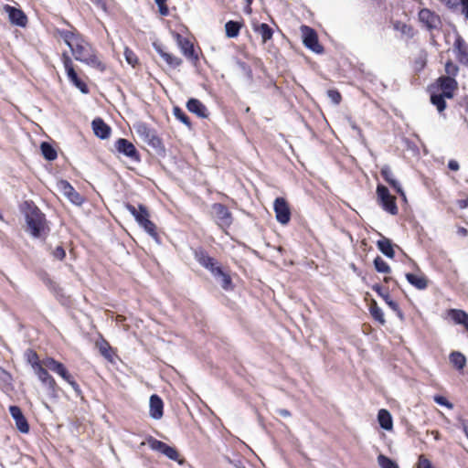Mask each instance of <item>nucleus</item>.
<instances>
[{
  "label": "nucleus",
  "mask_w": 468,
  "mask_h": 468,
  "mask_svg": "<svg viewBox=\"0 0 468 468\" xmlns=\"http://www.w3.org/2000/svg\"><path fill=\"white\" fill-rule=\"evenodd\" d=\"M459 232H460L462 235H463V236H466V235L468 234L467 229H464V228H461V229H459Z\"/></svg>",
  "instance_id": "61"
},
{
  "label": "nucleus",
  "mask_w": 468,
  "mask_h": 468,
  "mask_svg": "<svg viewBox=\"0 0 468 468\" xmlns=\"http://www.w3.org/2000/svg\"><path fill=\"white\" fill-rule=\"evenodd\" d=\"M448 167H449V169H451L452 171H458L460 168V165L456 160L452 159L448 163Z\"/></svg>",
  "instance_id": "54"
},
{
  "label": "nucleus",
  "mask_w": 468,
  "mask_h": 468,
  "mask_svg": "<svg viewBox=\"0 0 468 468\" xmlns=\"http://www.w3.org/2000/svg\"><path fill=\"white\" fill-rule=\"evenodd\" d=\"M377 200L378 205L392 216L399 214V207L397 206V198L389 193V190L384 185L378 184L377 186Z\"/></svg>",
  "instance_id": "6"
},
{
  "label": "nucleus",
  "mask_w": 468,
  "mask_h": 468,
  "mask_svg": "<svg viewBox=\"0 0 468 468\" xmlns=\"http://www.w3.org/2000/svg\"><path fill=\"white\" fill-rule=\"evenodd\" d=\"M251 27L253 31L261 36L262 44L272 38L274 31L268 24L253 21Z\"/></svg>",
  "instance_id": "21"
},
{
  "label": "nucleus",
  "mask_w": 468,
  "mask_h": 468,
  "mask_svg": "<svg viewBox=\"0 0 468 468\" xmlns=\"http://www.w3.org/2000/svg\"><path fill=\"white\" fill-rule=\"evenodd\" d=\"M43 283L52 292H58L60 290L58 284L47 273L44 272L41 275Z\"/></svg>",
  "instance_id": "42"
},
{
  "label": "nucleus",
  "mask_w": 468,
  "mask_h": 468,
  "mask_svg": "<svg viewBox=\"0 0 468 468\" xmlns=\"http://www.w3.org/2000/svg\"><path fill=\"white\" fill-rule=\"evenodd\" d=\"M416 468H435V467L424 454H420L418 458Z\"/></svg>",
  "instance_id": "47"
},
{
  "label": "nucleus",
  "mask_w": 468,
  "mask_h": 468,
  "mask_svg": "<svg viewBox=\"0 0 468 468\" xmlns=\"http://www.w3.org/2000/svg\"><path fill=\"white\" fill-rule=\"evenodd\" d=\"M91 126L94 134L101 139H107L111 134V127L101 118L94 119Z\"/></svg>",
  "instance_id": "26"
},
{
  "label": "nucleus",
  "mask_w": 468,
  "mask_h": 468,
  "mask_svg": "<svg viewBox=\"0 0 468 468\" xmlns=\"http://www.w3.org/2000/svg\"><path fill=\"white\" fill-rule=\"evenodd\" d=\"M378 249L388 258L393 259L395 257L394 244L386 237L377 241Z\"/></svg>",
  "instance_id": "28"
},
{
  "label": "nucleus",
  "mask_w": 468,
  "mask_h": 468,
  "mask_svg": "<svg viewBox=\"0 0 468 468\" xmlns=\"http://www.w3.org/2000/svg\"><path fill=\"white\" fill-rule=\"evenodd\" d=\"M154 48L171 68L176 69L182 65L183 60L179 57L165 51L162 45L154 43Z\"/></svg>",
  "instance_id": "22"
},
{
  "label": "nucleus",
  "mask_w": 468,
  "mask_h": 468,
  "mask_svg": "<svg viewBox=\"0 0 468 468\" xmlns=\"http://www.w3.org/2000/svg\"><path fill=\"white\" fill-rule=\"evenodd\" d=\"M124 57L127 63L130 64L133 68H135L139 65L138 57L132 49L126 48L124 49Z\"/></svg>",
  "instance_id": "43"
},
{
  "label": "nucleus",
  "mask_w": 468,
  "mask_h": 468,
  "mask_svg": "<svg viewBox=\"0 0 468 468\" xmlns=\"http://www.w3.org/2000/svg\"><path fill=\"white\" fill-rule=\"evenodd\" d=\"M58 189L60 191V193H62L63 196H65L72 204L76 206H81L86 201L85 197L76 191L71 184L67 180H59L58 182Z\"/></svg>",
  "instance_id": "12"
},
{
  "label": "nucleus",
  "mask_w": 468,
  "mask_h": 468,
  "mask_svg": "<svg viewBox=\"0 0 468 468\" xmlns=\"http://www.w3.org/2000/svg\"><path fill=\"white\" fill-rule=\"evenodd\" d=\"M25 358L31 366L34 373L37 377L41 384L51 392L58 390V384L52 375L49 374L48 369L58 375L64 381H66L76 392H80V387L76 381L74 376L69 373L66 366L56 360L54 357L46 356L40 360L38 354L31 348L27 349L25 352Z\"/></svg>",
  "instance_id": "1"
},
{
  "label": "nucleus",
  "mask_w": 468,
  "mask_h": 468,
  "mask_svg": "<svg viewBox=\"0 0 468 468\" xmlns=\"http://www.w3.org/2000/svg\"><path fill=\"white\" fill-rule=\"evenodd\" d=\"M56 34L58 35L70 48L76 60L86 63L101 72L106 69V65L95 54L92 46L76 28L72 27L71 30L57 29Z\"/></svg>",
  "instance_id": "2"
},
{
  "label": "nucleus",
  "mask_w": 468,
  "mask_h": 468,
  "mask_svg": "<svg viewBox=\"0 0 468 468\" xmlns=\"http://www.w3.org/2000/svg\"><path fill=\"white\" fill-rule=\"evenodd\" d=\"M369 313L372 318L378 323H379L381 325H384L386 324L384 313L382 309L378 305V303L375 300H371L370 302Z\"/></svg>",
  "instance_id": "33"
},
{
  "label": "nucleus",
  "mask_w": 468,
  "mask_h": 468,
  "mask_svg": "<svg viewBox=\"0 0 468 468\" xmlns=\"http://www.w3.org/2000/svg\"><path fill=\"white\" fill-rule=\"evenodd\" d=\"M186 108L190 112L196 114L199 118L205 119L207 118L209 115L208 111L205 104H203L199 100L195 98H191L187 101Z\"/></svg>",
  "instance_id": "23"
},
{
  "label": "nucleus",
  "mask_w": 468,
  "mask_h": 468,
  "mask_svg": "<svg viewBox=\"0 0 468 468\" xmlns=\"http://www.w3.org/2000/svg\"><path fill=\"white\" fill-rule=\"evenodd\" d=\"M9 412L15 420L16 429L24 434L28 433L30 430L29 424L21 409L18 406L13 405L9 407Z\"/></svg>",
  "instance_id": "18"
},
{
  "label": "nucleus",
  "mask_w": 468,
  "mask_h": 468,
  "mask_svg": "<svg viewBox=\"0 0 468 468\" xmlns=\"http://www.w3.org/2000/svg\"><path fill=\"white\" fill-rule=\"evenodd\" d=\"M125 208L134 217L136 222L154 239H157L159 235L156 225L150 220V213L147 207L139 204L137 207L130 203L125 204Z\"/></svg>",
  "instance_id": "5"
},
{
  "label": "nucleus",
  "mask_w": 468,
  "mask_h": 468,
  "mask_svg": "<svg viewBox=\"0 0 468 468\" xmlns=\"http://www.w3.org/2000/svg\"><path fill=\"white\" fill-rule=\"evenodd\" d=\"M276 219L282 225H287L291 220V208L284 197H277L273 203Z\"/></svg>",
  "instance_id": "13"
},
{
  "label": "nucleus",
  "mask_w": 468,
  "mask_h": 468,
  "mask_svg": "<svg viewBox=\"0 0 468 468\" xmlns=\"http://www.w3.org/2000/svg\"><path fill=\"white\" fill-rule=\"evenodd\" d=\"M115 320L117 323L122 324L126 321V317L122 314H117Z\"/></svg>",
  "instance_id": "57"
},
{
  "label": "nucleus",
  "mask_w": 468,
  "mask_h": 468,
  "mask_svg": "<svg viewBox=\"0 0 468 468\" xmlns=\"http://www.w3.org/2000/svg\"><path fill=\"white\" fill-rule=\"evenodd\" d=\"M145 142L154 148H160L163 146L162 140L156 134L155 132H154V133H151V135L147 140H145Z\"/></svg>",
  "instance_id": "46"
},
{
  "label": "nucleus",
  "mask_w": 468,
  "mask_h": 468,
  "mask_svg": "<svg viewBox=\"0 0 468 468\" xmlns=\"http://www.w3.org/2000/svg\"><path fill=\"white\" fill-rule=\"evenodd\" d=\"M463 431L468 438V420L463 423Z\"/></svg>",
  "instance_id": "60"
},
{
  "label": "nucleus",
  "mask_w": 468,
  "mask_h": 468,
  "mask_svg": "<svg viewBox=\"0 0 468 468\" xmlns=\"http://www.w3.org/2000/svg\"><path fill=\"white\" fill-rule=\"evenodd\" d=\"M278 414L282 417L287 418L290 417L292 414L288 410L285 409H280L277 410Z\"/></svg>",
  "instance_id": "55"
},
{
  "label": "nucleus",
  "mask_w": 468,
  "mask_h": 468,
  "mask_svg": "<svg viewBox=\"0 0 468 468\" xmlns=\"http://www.w3.org/2000/svg\"><path fill=\"white\" fill-rule=\"evenodd\" d=\"M448 315L455 324H463L468 331V314L465 311L461 309H450L448 311Z\"/></svg>",
  "instance_id": "27"
},
{
  "label": "nucleus",
  "mask_w": 468,
  "mask_h": 468,
  "mask_svg": "<svg viewBox=\"0 0 468 468\" xmlns=\"http://www.w3.org/2000/svg\"><path fill=\"white\" fill-rule=\"evenodd\" d=\"M372 290L376 292L380 297H382L387 289H384L380 284H375L372 286Z\"/></svg>",
  "instance_id": "52"
},
{
  "label": "nucleus",
  "mask_w": 468,
  "mask_h": 468,
  "mask_svg": "<svg viewBox=\"0 0 468 468\" xmlns=\"http://www.w3.org/2000/svg\"><path fill=\"white\" fill-rule=\"evenodd\" d=\"M136 133L139 136H141L144 141L149 138L151 133H154L155 132L154 130L151 129L146 123H139L137 126H135Z\"/></svg>",
  "instance_id": "41"
},
{
  "label": "nucleus",
  "mask_w": 468,
  "mask_h": 468,
  "mask_svg": "<svg viewBox=\"0 0 468 468\" xmlns=\"http://www.w3.org/2000/svg\"><path fill=\"white\" fill-rule=\"evenodd\" d=\"M374 267L378 272H382V273H390L391 272L390 266L380 256H377L374 259Z\"/></svg>",
  "instance_id": "38"
},
{
  "label": "nucleus",
  "mask_w": 468,
  "mask_h": 468,
  "mask_svg": "<svg viewBox=\"0 0 468 468\" xmlns=\"http://www.w3.org/2000/svg\"><path fill=\"white\" fill-rule=\"evenodd\" d=\"M54 258L63 261L66 258V251L62 246H58L52 252Z\"/></svg>",
  "instance_id": "51"
},
{
  "label": "nucleus",
  "mask_w": 468,
  "mask_h": 468,
  "mask_svg": "<svg viewBox=\"0 0 468 468\" xmlns=\"http://www.w3.org/2000/svg\"><path fill=\"white\" fill-rule=\"evenodd\" d=\"M177 45L186 58L194 66L199 63V56L195 48L194 43L187 37L177 35Z\"/></svg>",
  "instance_id": "11"
},
{
  "label": "nucleus",
  "mask_w": 468,
  "mask_h": 468,
  "mask_svg": "<svg viewBox=\"0 0 468 468\" xmlns=\"http://www.w3.org/2000/svg\"><path fill=\"white\" fill-rule=\"evenodd\" d=\"M453 48L460 62L468 58V44L461 37L455 39Z\"/></svg>",
  "instance_id": "29"
},
{
  "label": "nucleus",
  "mask_w": 468,
  "mask_h": 468,
  "mask_svg": "<svg viewBox=\"0 0 468 468\" xmlns=\"http://www.w3.org/2000/svg\"><path fill=\"white\" fill-rule=\"evenodd\" d=\"M174 115L175 117L182 122L184 124H186L188 128H191L192 122L190 118L186 114V112L179 107L174 108Z\"/></svg>",
  "instance_id": "40"
},
{
  "label": "nucleus",
  "mask_w": 468,
  "mask_h": 468,
  "mask_svg": "<svg viewBox=\"0 0 468 468\" xmlns=\"http://www.w3.org/2000/svg\"><path fill=\"white\" fill-rule=\"evenodd\" d=\"M456 204L460 209H465L468 207V198L458 199Z\"/></svg>",
  "instance_id": "53"
},
{
  "label": "nucleus",
  "mask_w": 468,
  "mask_h": 468,
  "mask_svg": "<svg viewBox=\"0 0 468 468\" xmlns=\"http://www.w3.org/2000/svg\"><path fill=\"white\" fill-rule=\"evenodd\" d=\"M196 261L205 269L208 270L214 277H221V287L226 291L233 289L232 279L230 275L225 272L218 265V261L209 256L202 247L197 248L193 251Z\"/></svg>",
  "instance_id": "4"
},
{
  "label": "nucleus",
  "mask_w": 468,
  "mask_h": 468,
  "mask_svg": "<svg viewBox=\"0 0 468 468\" xmlns=\"http://www.w3.org/2000/svg\"><path fill=\"white\" fill-rule=\"evenodd\" d=\"M378 420L380 427L386 431H390L393 428L392 417L388 410L381 409L378 410Z\"/></svg>",
  "instance_id": "31"
},
{
  "label": "nucleus",
  "mask_w": 468,
  "mask_h": 468,
  "mask_svg": "<svg viewBox=\"0 0 468 468\" xmlns=\"http://www.w3.org/2000/svg\"><path fill=\"white\" fill-rule=\"evenodd\" d=\"M95 346L106 360L111 363L114 362L116 352L102 335H100L99 339L95 342Z\"/></svg>",
  "instance_id": "19"
},
{
  "label": "nucleus",
  "mask_w": 468,
  "mask_h": 468,
  "mask_svg": "<svg viewBox=\"0 0 468 468\" xmlns=\"http://www.w3.org/2000/svg\"><path fill=\"white\" fill-rule=\"evenodd\" d=\"M212 218L219 229L227 231L233 223V216L228 207L221 203H214L211 206Z\"/></svg>",
  "instance_id": "7"
},
{
  "label": "nucleus",
  "mask_w": 468,
  "mask_h": 468,
  "mask_svg": "<svg viewBox=\"0 0 468 468\" xmlns=\"http://www.w3.org/2000/svg\"><path fill=\"white\" fill-rule=\"evenodd\" d=\"M450 362L458 370H463L466 366V357L463 354L458 351H453L450 354Z\"/></svg>",
  "instance_id": "34"
},
{
  "label": "nucleus",
  "mask_w": 468,
  "mask_h": 468,
  "mask_svg": "<svg viewBox=\"0 0 468 468\" xmlns=\"http://www.w3.org/2000/svg\"><path fill=\"white\" fill-rule=\"evenodd\" d=\"M459 71L458 66L453 63L452 60H448L445 63V72L447 74L446 77H452L454 78Z\"/></svg>",
  "instance_id": "45"
},
{
  "label": "nucleus",
  "mask_w": 468,
  "mask_h": 468,
  "mask_svg": "<svg viewBox=\"0 0 468 468\" xmlns=\"http://www.w3.org/2000/svg\"><path fill=\"white\" fill-rule=\"evenodd\" d=\"M147 442L153 451H156L166 456L168 459L183 464L185 459L181 456L176 447L170 446L165 442L159 441L152 436L147 439Z\"/></svg>",
  "instance_id": "8"
},
{
  "label": "nucleus",
  "mask_w": 468,
  "mask_h": 468,
  "mask_svg": "<svg viewBox=\"0 0 468 468\" xmlns=\"http://www.w3.org/2000/svg\"><path fill=\"white\" fill-rule=\"evenodd\" d=\"M381 298L385 301V303H386L387 304H388V301H391V300H392V299H391V297H390V294H389L388 290H386V291H385V293L382 295V297H381Z\"/></svg>",
  "instance_id": "56"
},
{
  "label": "nucleus",
  "mask_w": 468,
  "mask_h": 468,
  "mask_svg": "<svg viewBox=\"0 0 468 468\" xmlns=\"http://www.w3.org/2000/svg\"><path fill=\"white\" fill-rule=\"evenodd\" d=\"M168 0H154V3L158 6V12L162 16H167L170 15V10L167 5Z\"/></svg>",
  "instance_id": "44"
},
{
  "label": "nucleus",
  "mask_w": 468,
  "mask_h": 468,
  "mask_svg": "<svg viewBox=\"0 0 468 468\" xmlns=\"http://www.w3.org/2000/svg\"><path fill=\"white\" fill-rule=\"evenodd\" d=\"M437 87L441 93L446 96L447 99H452L454 92L458 88V83L454 78L441 76L436 80Z\"/></svg>",
  "instance_id": "16"
},
{
  "label": "nucleus",
  "mask_w": 468,
  "mask_h": 468,
  "mask_svg": "<svg viewBox=\"0 0 468 468\" xmlns=\"http://www.w3.org/2000/svg\"><path fill=\"white\" fill-rule=\"evenodd\" d=\"M388 306L396 313L397 316L400 321L404 320V314L397 302H395L394 300L388 301Z\"/></svg>",
  "instance_id": "48"
},
{
  "label": "nucleus",
  "mask_w": 468,
  "mask_h": 468,
  "mask_svg": "<svg viewBox=\"0 0 468 468\" xmlns=\"http://www.w3.org/2000/svg\"><path fill=\"white\" fill-rule=\"evenodd\" d=\"M463 12H464L466 19L468 20V6L463 8Z\"/></svg>",
  "instance_id": "64"
},
{
  "label": "nucleus",
  "mask_w": 468,
  "mask_h": 468,
  "mask_svg": "<svg viewBox=\"0 0 468 468\" xmlns=\"http://www.w3.org/2000/svg\"><path fill=\"white\" fill-rule=\"evenodd\" d=\"M420 22L429 30L439 29L441 25V20L439 15L429 8H422L419 12Z\"/></svg>",
  "instance_id": "15"
},
{
  "label": "nucleus",
  "mask_w": 468,
  "mask_h": 468,
  "mask_svg": "<svg viewBox=\"0 0 468 468\" xmlns=\"http://www.w3.org/2000/svg\"><path fill=\"white\" fill-rule=\"evenodd\" d=\"M383 281H384V282L388 283L391 281H393V279L390 276H386V277H384Z\"/></svg>",
  "instance_id": "62"
},
{
  "label": "nucleus",
  "mask_w": 468,
  "mask_h": 468,
  "mask_svg": "<svg viewBox=\"0 0 468 468\" xmlns=\"http://www.w3.org/2000/svg\"><path fill=\"white\" fill-rule=\"evenodd\" d=\"M393 27L395 30L399 31L401 34L409 37H413L415 35L414 27L409 24H406L401 21H395L393 23Z\"/></svg>",
  "instance_id": "36"
},
{
  "label": "nucleus",
  "mask_w": 468,
  "mask_h": 468,
  "mask_svg": "<svg viewBox=\"0 0 468 468\" xmlns=\"http://www.w3.org/2000/svg\"><path fill=\"white\" fill-rule=\"evenodd\" d=\"M245 1H246V4H247V6H246L245 11H246V13H249V14H250V13L251 12V7H250V5H251V4H252L253 0H245Z\"/></svg>",
  "instance_id": "58"
},
{
  "label": "nucleus",
  "mask_w": 468,
  "mask_h": 468,
  "mask_svg": "<svg viewBox=\"0 0 468 468\" xmlns=\"http://www.w3.org/2000/svg\"><path fill=\"white\" fill-rule=\"evenodd\" d=\"M446 96L441 93H432L431 95V102L437 108L439 112H442L446 109Z\"/></svg>",
  "instance_id": "37"
},
{
  "label": "nucleus",
  "mask_w": 468,
  "mask_h": 468,
  "mask_svg": "<svg viewBox=\"0 0 468 468\" xmlns=\"http://www.w3.org/2000/svg\"><path fill=\"white\" fill-rule=\"evenodd\" d=\"M327 96L335 104H339L342 101V95L337 90H328Z\"/></svg>",
  "instance_id": "50"
},
{
  "label": "nucleus",
  "mask_w": 468,
  "mask_h": 468,
  "mask_svg": "<svg viewBox=\"0 0 468 468\" xmlns=\"http://www.w3.org/2000/svg\"><path fill=\"white\" fill-rule=\"evenodd\" d=\"M301 31L303 33V44L306 48L318 54L324 51V48L319 44L318 36L314 29L308 26H302Z\"/></svg>",
  "instance_id": "14"
},
{
  "label": "nucleus",
  "mask_w": 468,
  "mask_h": 468,
  "mask_svg": "<svg viewBox=\"0 0 468 468\" xmlns=\"http://www.w3.org/2000/svg\"><path fill=\"white\" fill-rule=\"evenodd\" d=\"M244 27L243 21L229 20L225 24V33L229 38H235L239 35L240 29Z\"/></svg>",
  "instance_id": "30"
},
{
  "label": "nucleus",
  "mask_w": 468,
  "mask_h": 468,
  "mask_svg": "<svg viewBox=\"0 0 468 468\" xmlns=\"http://www.w3.org/2000/svg\"><path fill=\"white\" fill-rule=\"evenodd\" d=\"M41 154L48 161H54L58 157L56 149L48 142H43L40 144Z\"/></svg>",
  "instance_id": "35"
},
{
  "label": "nucleus",
  "mask_w": 468,
  "mask_h": 468,
  "mask_svg": "<svg viewBox=\"0 0 468 468\" xmlns=\"http://www.w3.org/2000/svg\"><path fill=\"white\" fill-rule=\"evenodd\" d=\"M114 147L119 154L128 157L131 161L139 163L141 154L134 144L125 138H119L114 143Z\"/></svg>",
  "instance_id": "10"
},
{
  "label": "nucleus",
  "mask_w": 468,
  "mask_h": 468,
  "mask_svg": "<svg viewBox=\"0 0 468 468\" xmlns=\"http://www.w3.org/2000/svg\"><path fill=\"white\" fill-rule=\"evenodd\" d=\"M25 217L26 231L34 239L45 240L50 232L46 215L32 200H26L20 207Z\"/></svg>",
  "instance_id": "3"
},
{
  "label": "nucleus",
  "mask_w": 468,
  "mask_h": 468,
  "mask_svg": "<svg viewBox=\"0 0 468 468\" xmlns=\"http://www.w3.org/2000/svg\"><path fill=\"white\" fill-rule=\"evenodd\" d=\"M3 8L8 15L9 21L12 25L21 27H27L28 20L23 10L9 5H5Z\"/></svg>",
  "instance_id": "17"
},
{
  "label": "nucleus",
  "mask_w": 468,
  "mask_h": 468,
  "mask_svg": "<svg viewBox=\"0 0 468 468\" xmlns=\"http://www.w3.org/2000/svg\"><path fill=\"white\" fill-rule=\"evenodd\" d=\"M378 463L381 468H399L395 461L384 454L378 456Z\"/></svg>",
  "instance_id": "39"
},
{
  "label": "nucleus",
  "mask_w": 468,
  "mask_h": 468,
  "mask_svg": "<svg viewBox=\"0 0 468 468\" xmlns=\"http://www.w3.org/2000/svg\"><path fill=\"white\" fill-rule=\"evenodd\" d=\"M463 8L468 6V0H461Z\"/></svg>",
  "instance_id": "63"
},
{
  "label": "nucleus",
  "mask_w": 468,
  "mask_h": 468,
  "mask_svg": "<svg viewBox=\"0 0 468 468\" xmlns=\"http://www.w3.org/2000/svg\"><path fill=\"white\" fill-rule=\"evenodd\" d=\"M428 53L425 49H420L412 61V69L416 73L424 69L427 65Z\"/></svg>",
  "instance_id": "32"
},
{
  "label": "nucleus",
  "mask_w": 468,
  "mask_h": 468,
  "mask_svg": "<svg viewBox=\"0 0 468 468\" xmlns=\"http://www.w3.org/2000/svg\"><path fill=\"white\" fill-rule=\"evenodd\" d=\"M433 400L441 405V406H443V407H446L447 409L449 410H452L453 408V404L452 402H450L445 397L443 396H441V395H435L433 397Z\"/></svg>",
  "instance_id": "49"
},
{
  "label": "nucleus",
  "mask_w": 468,
  "mask_h": 468,
  "mask_svg": "<svg viewBox=\"0 0 468 468\" xmlns=\"http://www.w3.org/2000/svg\"><path fill=\"white\" fill-rule=\"evenodd\" d=\"M449 6H453L455 5V0H440Z\"/></svg>",
  "instance_id": "59"
},
{
  "label": "nucleus",
  "mask_w": 468,
  "mask_h": 468,
  "mask_svg": "<svg viewBox=\"0 0 468 468\" xmlns=\"http://www.w3.org/2000/svg\"><path fill=\"white\" fill-rule=\"evenodd\" d=\"M164 415V402L162 399L154 394L150 397V416L154 420H159Z\"/></svg>",
  "instance_id": "25"
},
{
  "label": "nucleus",
  "mask_w": 468,
  "mask_h": 468,
  "mask_svg": "<svg viewBox=\"0 0 468 468\" xmlns=\"http://www.w3.org/2000/svg\"><path fill=\"white\" fill-rule=\"evenodd\" d=\"M61 61L65 68L68 79L75 85L82 93L87 94L89 92V87L77 74L73 62L67 52H63L61 55Z\"/></svg>",
  "instance_id": "9"
},
{
  "label": "nucleus",
  "mask_w": 468,
  "mask_h": 468,
  "mask_svg": "<svg viewBox=\"0 0 468 468\" xmlns=\"http://www.w3.org/2000/svg\"><path fill=\"white\" fill-rule=\"evenodd\" d=\"M406 280L418 290H425L429 285V279L422 273H406Z\"/></svg>",
  "instance_id": "24"
},
{
  "label": "nucleus",
  "mask_w": 468,
  "mask_h": 468,
  "mask_svg": "<svg viewBox=\"0 0 468 468\" xmlns=\"http://www.w3.org/2000/svg\"><path fill=\"white\" fill-rule=\"evenodd\" d=\"M380 175L383 179L404 199L406 195L400 184L395 179L394 175L389 166L385 165L380 170Z\"/></svg>",
  "instance_id": "20"
}]
</instances>
